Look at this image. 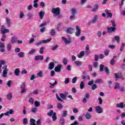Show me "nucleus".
I'll list each match as a JSON object with an SVG mask.
<instances>
[{
  "mask_svg": "<svg viewBox=\"0 0 125 125\" xmlns=\"http://www.w3.org/2000/svg\"><path fill=\"white\" fill-rule=\"evenodd\" d=\"M112 23V26L110 27H107V33L108 34H111V33H113L116 31V24L115 22L113 21H111Z\"/></svg>",
  "mask_w": 125,
  "mask_h": 125,
  "instance_id": "nucleus-1",
  "label": "nucleus"
},
{
  "mask_svg": "<svg viewBox=\"0 0 125 125\" xmlns=\"http://www.w3.org/2000/svg\"><path fill=\"white\" fill-rule=\"evenodd\" d=\"M51 12L56 16L60 15V8L59 7L54 8L52 9Z\"/></svg>",
  "mask_w": 125,
  "mask_h": 125,
  "instance_id": "nucleus-2",
  "label": "nucleus"
},
{
  "mask_svg": "<svg viewBox=\"0 0 125 125\" xmlns=\"http://www.w3.org/2000/svg\"><path fill=\"white\" fill-rule=\"evenodd\" d=\"M14 113V111H13L12 109H10L9 111H7L6 112L4 113H2L0 114V119H1L3 116H9V114L12 115Z\"/></svg>",
  "mask_w": 125,
  "mask_h": 125,
  "instance_id": "nucleus-3",
  "label": "nucleus"
},
{
  "mask_svg": "<svg viewBox=\"0 0 125 125\" xmlns=\"http://www.w3.org/2000/svg\"><path fill=\"white\" fill-rule=\"evenodd\" d=\"M1 33L5 35L6 33H9V29H6L4 25H2L0 28Z\"/></svg>",
  "mask_w": 125,
  "mask_h": 125,
  "instance_id": "nucleus-4",
  "label": "nucleus"
},
{
  "mask_svg": "<svg viewBox=\"0 0 125 125\" xmlns=\"http://www.w3.org/2000/svg\"><path fill=\"white\" fill-rule=\"evenodd\" d=\"M62 40L65 42V44H70L72 43V39L71 38H69L68 39L65 38L63 37H62Z\"/></svg>",
  "mask_w": 125,
  "mask_h": 125,
  "instance_id": "nucleus-5",
  "label": "nucleus"
},
{
  "mask_svg": "<svg viewBox=\"0 0 125 125\" xmlns=\"http://www.w3.org/2000/svg\"><path fill=\"white\" fill-rule=\"evenodd\" d=\"M95 109L96 112L98 114H101V113H103V108L99 105L95 106Z\"/></svg>",
  "mask_w": 125,
  "mask_h": 125,
  "instance_id": "nucleus-6",
  "label": "nucleus"
},
{
  "mask_svg": "<svg viewBox=\"0 0 125 125\" xmlns=\"http://www.w3.org/2000/svg\"><path fill=\"white\" fill-rule=\"evenodd\" d=\"M76 31L75 32L76 37H80L81 36V34H82V31L81 30V28L78 25L76 26Z\"/></svg>",
  "mask_w": 125,
  "mask_h": 125,
  "instance_id": "nucleus-7",
  "label": "nucleus"
},
{
  "mask_svg": "<svg viewBox=\"0 0 125 125\" xmlns=\"http://www.w3.org/2000/svg\"><path fill=\"white\" fill-rule=\"evenodd\" d=\"M62 67V65L60 64H58L57 65L56 67L54 68V70L57 72V73H60L61 72V68Z\"/></svg>",
  "mask_w": 125,
  "mask_h": 125,
  "instance_id": "nucleus-8",
  "label": "nucleus"
},
{
  "mask_svg": "<svg viewBox=\"0 0 125 125\" xmlns=\"http://www.w3.org/2000/svg\"><path fill=\"white\" fill-rule=\"evenodd\" d=\"M14 74L15 76H16V77H19V75H20V70L19 68H16L15 69Z\"/></svg>",
  "mask_w": 125,
  "mask_h": 125,
  "instance_id": "nucleus-9",
  "label": "nucleus"
},
{
  "mask_svg": "<svg viewBox=\"0 0 125 125\" xmlns=\"http://www.w3.org/2000/svg\"><path fill=\"white\" fill-rule=\"evenodd\" d=\"M35 60L36 61H39V60H43V56H35Z\"/></svg>",
  "mask_w": 125,
  "mask_h": 125,
  "instance_id": "nucleus-10",
  "label": "nucleus"
},
{
  "mask_svg": "<svg viewBox=\"0 0 125 125\" xmlns=\"http://www.w3.org/2000/svg\"><path fill=\"white\" fill-rule=\"evenodd\" d=\"M67 95H68V93H65L64 94L61 93L60 94V97L62 99H63V100H65V99H66V97H67Z\"/></svg>",
  "mask_w": 125,
  "mask_h": 125,
  "instance_id": "nucleus-11",
  "label": "nucleus"
},
{
  "mask_svg": "<svg viewBox=\"0 0 125 125\" xmlns=\"http://www.w3.org/2000/svg\"><path fill=\"white\" fill-rule=\"evenodd\" d=\"M123 75L122 74V73H114V77L116 78V79H120L121 77H123Z\"/></svg>",
  "mask_w": 125,
  "mask_h": 125,
  "instance_id": "nucleus-12",
  "label": "nucleus"
},
{
  "mask_svg": "<svg viewBox=\"0 0 125 125\" xmlns=\"http://www.w3.org/2000/svg\"><path fill=\"white\" fill-rule=\"evenodd\" d=\"M6 24L8 27H10L11 26V20L8 18H6Z\"/></svg>",
  "mask_w": 125,
  "mask_h": 125,
  "instance_id": "nucleus-13",
  "label": "nucleus"
},
{
  "mask_svg": "<svg viewBox=\"0 0 125 125\" xmlns=\"http://www.w3.org/2000/svg\"><path fill=\"white\" fill-rule=\"evenodd\" d=\"M48 66H49L48 67V69H49V70H52V69L54 68V62H50Z\"/></svg>",
  "mask_w": 125,
  "mask_h": 125,
  "instance_id": "nucleus-14",
  "label": "nucleus"
},
{
  "mask_svg": "<svg viewBox=\"0 0 125 125\" xmlns=\"http://www.w3.org/2000/svg\"><path fill=\"white\" fill-rule=\"evenodd\" d=\"M85 117L87 120H90V119H91V118H92V117L91 116V114H90L89 113H87L85 114Z\"/></svg>",
  "mask_w": 125,
  "mask_h": 125,
  "instance_id": "nucleus-15",
  "label": "nucleus"
},
{
  "mask_svg": "<svg viewBox=\"0 0 125 125\" xmlns=\"http://www.w3.org/2000/svg\"><path fill=\"white\" fill-rule=\"evenodd\" d=\"M97 21H98V16L96 15L93 18V19L92 21V23H93L94 24V23H96V22H97Z\"/></svg>",
  "mask_w": 125,
  "mask_h": 125,
  "instance_id": "nucleus-16",
  "label": "nucleus"
},
{
  "mask_svg": "<svg viewBox=\"0 0 125 125\" xmlns=\"http://www.w3.org/2000/svg\"><path fill=\"white\" fill-rule=\"evenodd\" d=\"M66 32L67 33V34H73V33L74 32V29L72 28H69L67 29Z\"/></svg>",
  "mask_w": 125,
  "mask_h": 125,
  "instance_id": "nucleus-17",
  "label": "nucleus"
},
{
  "mask_svg": "<svg viewBox=\"0 0 125 125\" xmlns=\"http://www.w3.org/2000/svg\"><path fill=\"white\" fill-rule=\"evenodd\" d=\"M116 107H117V108H121V109H123V108H124V103L117 104H116Z\"/></svg>",
  "mask_w": 125,
  "mask_h": 125,
  "instance_id": "nucleus-18",
  "label": "nucleus"
},
{
  "mask_svg": "<svg viewBox=\"0 0 125 125\" xmlns=\"http://www.w3.org/2000/svg\"><path fill=\"white\" fill-rule=\"evenodd\" d=\"M16 42H17V38L13 37L11 38V40L10 41L11 43H15Z\"/></svg>",
  "mask_w": 125,
  "mask_h": 125,
  "instance_id": "nucleus-19",
  "label": "nucleus"
},
{
  "mask_svg": "<svg viewBox=\"0 0 125 125\" xmlns=\"http://www.w3.org/2000/svg\"><path fill=\"white\" fill-rule=\"evenodd\" d=\"M7 72H8V70H3L2 77L3 78H6L7 77Z\"/></svg>",
  "mask_w": 125,
  "mask_h": 125,
  "instance_id": "nucleus-20",
  "label": "nucleus"
},
{
  "mask_svg": "<svg viewBox=\"0 0 125 125\" xmlns=\"http://www.w3.org/2000/svg\"><path fill=\"white\" fill-rule=\"evenodd\" d=\"M18 55L20 58H23L25 56V54L23 52H20Z\"/></svg>",
  "mask_w": 125,
  "mask_h": 125,
  "instance_id": "nucleus-21",
  "label": "nucleus"
},
{
  "mask_svg": "<svg viewBox=\"0 0 125 125\" xmlns=\"http://www.w3.org/2000/svg\"><path fill=\"white\" fill-rule=\"evenodd\" d=\"M39 14L40 19H42L44 16V13L42 11H40Z\"/></svg>",
  "mask_w": 125,
  "mask_h": 125,
  "instance_id": "nucleus-22",
  "label": "nucleus"
},
{
  "mask_svg": "<svg viewBox=\"0 0 125 125\" xmlns=\"http://www.w3.org/2000/svg\"><path fill=\"white\" fill-rule=\"evenodd\" d=\"M36 51H37V50L36 49H34L31 50L28 52V54H29L30 55H32L33 54H35V53H36Z\"/></svg>",
  "mask_w": 125,
  "mask_h": 125,
  "instance_id": "nucleus-23",
  "label": "nucleus"
},
{
  "mask_svg": "<svg viewBox=\"0 0 125 125\" xmlns=\"http://www.w3.org/2000/svg\"><path fill=\"white\" fill-rule=\"evenodd\" d=\"M103 83L102 79H96L94 81V83Z\"/></svg>",
  "mask_w": 125,
  "mask_h": 125,
  "instance_id": "nucleus-24",
  "label": "nucleus"
},
{
  "mask_svg": "<svg viewBox=\"0 0 125 125\" xmlns=\"http://www.w3.org/2000/svg\"><path fill=\"white\" fill-rule=\"evenodd\" d=\"M49 34L51 36L53 37L55 35V29H51L49 32Z\"/></svg>",
  "mask_w": 125,
  "mask_h": 125,
  "instance_id": "nucleus-25",
  "label": "nucleus"
},
{
  "mask_svg": "<svg viewBox=\"0 0 125 125\" xmlns=\"http://www.w3.org/2000/svg\"><path fill=\"white\" fill-rule=\"evenodd\" d=\"M60 124L61 125H63L65 124V119L63 118H61L60 120Z\"/></svg>",
  "mask_w": 125,
  "mask_h": 125,
  "instance_id": "nucleus-26",
  "label": "nucleus"
},
{
  "mask_svg": "<svg viewBox=\"0 0 125 125\" xmlns=\"http://www.w3.org/2000/svg\"><path fill=\"white\" fill-rule=\"evenodd\" d=\"M84 55V51H82L80 52L79 55H78L79 58H82Z\"/></svg>",
  "mask_w": 125,
  "mask_h": 125,
  "instance_id": "nucleus-27",
  "label": "nucleus"
},
{
  "mask_svg": "<svg viewBox=\"0 0 125 125\" xmlns=\"http://www.w3.org/2000/svg\"><path fill=\"white\" fill-rule=\"evenodd\" d=\"M98 7H99L98 5H95L94 8L92 10V11H93V12H95V11H97V10H98Z\"/></svg>",
  "mask_w": 125,
  "mask_h": 125,
  "instance_id": "nucleus-28",
  "label": "nucleus"
},
{
  "mask_svg": "<svg viewBox=\"0 0 125 125\" xmlns=\"http://www.w3.org/2000/svg\"><path fill=\"white\" fill-rule=\"evenodd\" d=\"M85 86V85L84 84V83L82 81L80 83V89H83Z\"/></svg>",
  "mask_w": 125,
  "mask_h": 125,
  "instance_id": "nucleus-29",
  "label": "nucleus"
},
{
  "mask_svg": "<svg viewBox=\"0 0 125 125\" xmlns=\"http://www.w3.org/2000/svg\"><path fill=\"white\" fill-rule=\"evenodd\" d=\"M105 13L107 16H108V17H110V18L113 17V14H112V13H109V10H107L106 11H105Z\"/></svg>",
  "mask_w": 125,
  "mask_h": 125,
  "instance_id": "nucleus-30",
  "label": "nucleus"
},
{
  "mask_svg": "<svg viewBox=\"0 0 125 125\" xmlns=\"http://www.w3.org/2000/svg\"><path fill=\"white\" fill-rule=\"evenodd\" d=\"M115 40L117 42L119 43L120 42L121 37L119 36H115L114 37Z\"/></svg>",
  "mask_w": 125,
  "mask_h": 125,
  "instance_id": "nucleus-31",
  "label": "nucleus"
},
{
  "mask_svg": "<svg viewBox=\"0 0 125 125\" xmlns=\"http://www.w3.org/2000/svg\"><path fill=\"white\" fill-rule=\"evenodd\" d=\"M43 76L42 71H40L39 73H37V78H42Z\"/></svg>",
  "mask_w": 125,
  "mask_h": 125,
  "instance_id": "nucleus-32",
  "label": "nucleus"
},
{
  "mask_svg": "<svg viewBox=\"0 0 125 125\" xmlns=\"http://www.w3.org/2000/svg\"><path fill=\"white\" fill-rule=\"evenodd\" d=\"M53 121H55L57 120V116H56V112H54L52 115Z\"/></svg>",
  "mask_w": 125,
  "mask_h": 125,
  "instance_id": "nucleus-33",
  "label": "nucleus"
},
{
  "mask_svg": "<svg viewBox=\"0 0 125 125\" xmlns=\"http://www.w3.org/2000/svg\"><path fill=\"white\" fill-rule=\"evenodd\" d=\"M30 122V125H36V120L34 119H31Z\"/></svg>",
  "mask_w": 125,
  "mask_h": 125,
  "instance_id": "nucleus-34",
  "label": "nucleus"
},
{
  "mask_svg": "<svg viewBox=\"0 0 125 125\" xmlns=\"http://www.w3.org/2000/svg\"><path fill=\"white\" fill-rule=\"evenodd\" d=\"M77 81H78V77L75 76L73 77L72 80V83H77Z\"/></svg>",
  "mask_w": 125,
  "mask_h": 125,
  "instance_id": "nucleus-35",
  "label": "nucleus"
},
{
  "mask_svg": "<svg viewBox=\"0 0 125 125\" xmlns=\"http://www.w3.org/2000/svg\"><path fill=\"white\" fill-rule=\"evenodd\" d=\"M6 96L8 100H11V98H12V94H11V93H9Z\"/></svg>",
  "mask_w": 125,
  "mask_h": 125,
  "instance_id": "nucleus-36",
  "label": "nucleus"
},
{
  "mask_svg": "<svg viewBox=\"0 0 125 125\" xmlns=\"http://www.w3.org/2000/svg\"><path fill=\"white\" fill-rule=\"evenodd\" d=\"M104 69H105V66L103 64L100 65V72H103L104 71Z\"/></svg>",
  "mask_w": 125,
  "mask_h": 125,
  "instance_id": "nucleus-37",
  "label": "nucleus"
},
{
  "mask_svg": "<svg viewBox=\"0 0 125 125\" xmlns=\"http://www.w3.org/2000/svg\"><path fill=\"white\" fill-rule=\"evenodd\" d=\"M27 16L28 19H31V18H33V17H34V14L28 13L27 14Z\"/></svg>",
  "mask_w": 125,
  "mask_h": 125,
  "instance_id": "nucleus-38",
  "label": "nucleus"
},
{
  "mask_svg": "<svg viewBox=\"0 0 125 125\" xmlns=\"http://www.w3.org/2000/svg\"><path fill=\"white\" fill-rule=\"evenodd\" d=\"M77 14V9L73 8L71 9V14L72 15H75Z\"/></svg>",
  "mask_w": 125,
  "mask_h": 125,
  "instance_id": "nucleus-39",
  "label": "nucleus"
},
{
  "mask_svg": "<svg viewBox=\"0 0 125 125\" xmlns=\"http://www.w3.org/2000/svg\"><path fill=\"white\" fill-rule=\"evenodd\" d=\"M120 83H119L116 82L115 83V85L114 86V89H118V88L120 89Z\"/></svg>",
  "mask_w": 125,
  "mask_h": 125,
  "instance_id": "nucleus-40",
  "label": "nucleus"
},
{
  "mask_svg": "<svg viewBox=\"0 0 125 125\" xmlns=\"http://www.w3.org/2000/svg\"><path fill=\"white\" fill-rule=\"evenodd\" d=\"M62 63L63 65H66L68 63V60H67V58H63L62 60Z\"/></svg>",
  "mask_w": 125,
  "mask_h": 125,
  "instance_id": "nucleus-41",
  "label": "nucleus"
},
{
  "mask_svg": "<svg viewBox=\"0 0 125 125\" xmlns=\"http://www.w3.org/2000/svg\"><path fill=\"white\" fill-rule=\"evenodd\" d=\"M56 84H57V81H55L53 83H50V87L53 88V87H54V85H56Z\"/></svg>",
  "mask_w": 125,
  "mask_h": 125,
  "instance_id": "nucleus-42",
  "label": "nucleus"
},
{
  "mask_svg": "<svg viewBox=\"0 0 125 125\" xmlns=\"http://www.w3.org/2000/svg\"><path fill=\"white\" fill-rule=\"evenodd\" d=\"M53 113H54V112H53V110H50L49 112L47 113V115L49 117H51V116L53 115Z\"/></svg>",
  "mask_w": 125,
  "mask_h": 125,
  "instance_id": "nucleus-43",
  "label": "nucleus"
},
{
  "mask_svg": "<svg viewBox=\"0 0 125 125\" xmlns=\"http://www.w3.org/2000/svg\"><path fill=\"white\" fill-rule=\"evenodd\" d=\"M35 107H40L41 106V103L40 102H38V101H36L34 103Z\"/></svg>",
  "mask_w": 125,
  "mask_h": 125,
  "instance_id": "nucleus-44",
  "label": "nucleus"
},
{
  "mask_svg": "<svg viewBox=\"0 0 125 125\" xmlns=\"http://www.w3.org/2000/svg\"><path fill=\"white\" fill-rule=\"evenodd\" d=\"M43 50H44V47L42 46L40 48V50L39 51V53H41V54H43Z\"/></svg>",
  "mask_w": 125,
  "mask_h": 125,
  "instance_id": "nucleus-45",
  "label": "nucleus"
},
{
  "mask_svg": "<svg viewBox=\"0 0 125 125\" xmlns=\"http://www.w3.org/2000/svg\"><path fill=\"white\" fill-rule=\"evenodd\" d=\"M51 40H52V38H49L46 40H43V43H47V42H50Z\"/></svg>",
  "mask_w": 125,
  "mask_h": 125,
  "instance_id": "nucleus-46",
  "label": "nucleus"
},
{
  "mask_svg": "<svg viewBox=\"0 0 125 125\" xmlns=\"http://www.w3.org/2000/svg\"><path fill=\"white\" fill-rule=\"evenodd\" d=\"M11 46L12 45L10 43H9L7 45V49L8 51H10V50H11Z\"/></svg>",
  "mask_w": 125,
  "mask_h": 125,
  "instance_id": "nucleus-47",
  "label": "nucleus"
},
{
  "mask_svg": "<svg viewBox=\"0 0 125 125\" xmlns=\"http://www.w3.org/2000/svg\"><path fill=\"white\" fill-rule=\"evenodd\" d=\"M109 52H110V50H109L108 49L105 50L104 51V55H105V56L109 55Z\"/></svg>",
  "mask_w": 125,
  "mask_h": 125,
  "instance_id": "nucleus-48",
  "label": "nucleus"
},
{
  "mask_svg": "<svg viewBox=\"0 0 125 125\" xmlns=\"http://www.w3.org/2000/svg\"><path fill=\"white\" fill-rule=\"evenodd\" d=\"M12 83V81L11 80H9L7 82L6 84L9 87H11V84Z\"/></svg>",
  "mask_w": 125,
  "mask_h": 125,
  "instance_id": "nucleus-49",
  "label": "nucleus"
},
{
  "mask_svg": "<svg viewBox=\"0 0 125 125\" xmlns=\"http://www.w3.org/2000/svg\"><path fill=\"white\" fill-rule=\"evenodd\" d=\"M6 38V35L3 34L1 38V42H5V39Z\"/></svg>",
  "mask_w": 125,
  "mask_h": 125,
  "instance_id": "nucleus-50",
  "label": "nucleus"
},
{
  "mask_svg": "<svg viewBox=\"0 0 125 125\" xmlns=\"http://www.w3.org/2000/svg\"><path fill=\"white\" fill-rule=\"evenodd\" d=\"M75 63L76 65V66H82V62L75 61Z\"/></svg>",
  "mask_w": 125,
  "mask_h": 125,
  "instance_id": "nucleus-51",
  "label": "nucleus"
},
{
  "mask_svg": "<svg viewBox=\"0 0 125 125\" xmlns=\"http://www.w3.org/2000/svg\"><path fill=\"white\" fill-rule=\"evenodd\" d=\"M57 108H58V109L61 110V109L63 108V105L61 104H58L57 105Z\"/></svg>",
  "mask_w": 125,
  "mask_h": 125,
  "instance_id": "nucleus-52",
  "label": "nucleus"
},
{
  "mask_svg": "<svg viewBox=\"0 0 125 125\" xmlns=\"http://www.w3.org/2000/svg\"><path fill=\"white\" fill-rule=\"evenodd\" d=\"M24 13L22 11L20 12V18L21 19H23V18L24 17Z\"/></svg>",
  "mask_w": 125,
  "mask_h": 125,
  "instance_id": "nucleus-53",
  "label": "nucleus"
},
{
  "mask_svg": "<svg viewBox=\"0 0 125 125\" xmlns=\"http://www.w3.org/2000/svg\"><path fill=\"white\" fill-rule=\"evenodd\" d=\"M62 26V23H59L57 26V30H58V31H60L61 30L60 28Z\"/></svg>",
  "mask_w": 125,
  "mask_h": 125,
  "instance_id": "nucleus-54",
  "label": "nucleus"
},
{
  "mask_svg": "<svg viewBox=\"0 0 125 125\" xmlns=\"http://www.w3.org/2000/svg\"><path fill=\"white\" fill-rule=\"evenodd\" d=\"M23 125H28V119L27 118H24L23 120Z\"/></svg>",
  "mask_w": 125,
  "mask_h": 125,
  "instance_id": "nucleus-55",
  "label": "nucleus"
},
{
  "mask_svg": "<svg viewBox=\"0 0 125 125\" xmlns=\"http://www.w3.org/2000/svg\"><path fill=\"white\" fill-rule=\"evenodd\" d=\"M22 114L23 115H26L27 114V111H26V106H23V109L22 111Z\"/></svg>",
  "mask_w": 125,
  "mask_h": 125,
  "instance_id": "nucleus-56",
  "label": "nucleus"
},
{
  "mask_svg": "<svg viewBox=\"0 0 125 125\" xmlns=\"http://www.w3.org/2000/svg\"><path fill=\"white\" fill-rule=\"evenodd\" d=\"M70 83V78H66L64 81V83L68 84Z\"/></svg>",
  "mask_w": 125,
  "mask_h": 125,
  "instance_id": "nucleus-57",
  "label": "nucleus"
},
{
  "mask_svg": "<svg viewBox=\"0 0 125 125\" xmlns=\"http://www.w3.org/2000/svg\"><path fill=\"white\" fill-rule=\"evenodd\" d=\"M56 98H57V99H58V100L59 101H61V102L63 101V100H62L61 98H60V97H59V96L58 95V94H56Z\"/></svg>",
  "mask_w": 125,
  "mask_h": 125,
  "instance_id": "nucleus-58",
  "label": "nucleus"
},
{
  "mask_svg": "<svg viewBox=\"0 0 125 125\" xmlns=\"http://www.w3.org/2000/svg\"><path fill=\"white\" fill-rule=\"evenodd\" d=\"M36 78L37 77H36V75H32L30 78V81H34Z\"/></svg>",
  "mask_w": 125,
  "mask_h": 125,
  "instance_id": "nucleus-59",
  "label": "nucleus"
},
{
  "mask_svg": "<svg viewBox=\"0 0 125 125\" xmlns=\"http://www.w3.org/2000/svg\"><path fill=\"white\" fill-rule=\"evenodd\" d=\"M96 88H97V85L95 84H93L91 87V89L92 90H94V89H96Z\"/></svg>",
  "mask_w": 125,
  "mask_h": 125,
  "instance_id": "nucleus-60",
  "label": "nucleus"
},
{
  "mask_svg": "<svg viewBox=\"0 0 125 125\" xmlns=\"http://www.w3.org/2000/svg\"><path fill=\"white\" fill-rule=\"evenodd\" d=\"M36 125H42V121L41 119H39L37 122H36Z\"/></svg>",
  "mask_w": 125,
  "mask_h": 125,
  "instance_id": "nucleus-61",
  "label": "nucleus"
},
{
  "mask_svg": "<svg viewBox=\"0 0 125 125\" xmlns=\"http://www.w3.org/2000/svg\"><path fill=\"white\" fill-rule=\"evenodd\" d=\"M67 115H68V114L67 113V111L66 110L63 111L62 115V117H66Z\"/></svg>",
  "mask_w": 125,
  "mask_h": 125,
  "instance_id": "nucleus-62",
  "label": "nucleus"
},
{
  "mask_svg": "<svg viewBox=\"0 0 125 125\" xmlns=\"http://www.w3.org/2000/svg\"><path fill=\"white\" fill-rule=\"evenodd\" d=\"M110 64L111 65H114L115 64V59L113 58L110 61Z\"/></svg>",
  "mask_w": 125,
  "mask_h": 125,
  "instance_id": "nucleus-63",
  "label": "nucleus"
},
{
  "mask_svg": "<svg viewBox=\"0 0 125 125\" xmlns=\"http://www.w3.org/2000/svg\"><path fill=\"white\" fill-rule=\"evenodd\" d=\"M84 98H86V99H88L89 98V93H86Z\"/></svg>",
  "mask_w": 125,
  "mask_h": 125,
  "instance_id": "nucleus-64",
  "label": "nucleus"
}]
</instances>
